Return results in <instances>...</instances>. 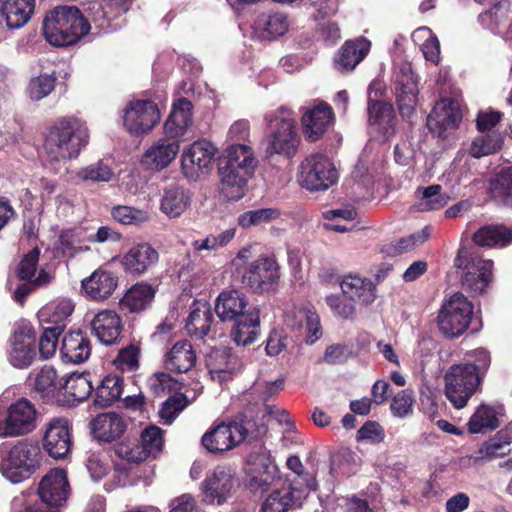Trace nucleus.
<instances>
[{"instance_id": "nucleus-33", "label": "nucleus", "mask_w": 512, "mask_h": 512, "mask_svg": "<svg viewBox=\"0 0 512 512\" xmlns=\"http://www.w3.org/2000/svg\"><path fill=\"white\" fill-rule=\"evenodd\" d=\"M233 322L231 337L236 345L245 347L256 340L260 331V312L258 308H250L243 317Z\"/></svg>"}, {"instance_id": "nucleus-59", "label": "nucleus", "mask_w": 512, "mask_h": 512, "mask_svg": "<svg viewBox=\"0 0 512 512\" xmlns=\"http://www.w3.org/2000/svg\"><path fill=\"white\" fill-rule=\"evenodd\" d=\"M77 176L84 181L109 182L114 172L111 167L102 160L81 168Z\"/></svg>"}, {"instance_id": "nucleus-6", "label": "nucleus", "mask_w": 512, "mask_h": 512, "mask_svg": "<svg viewBox=\"0 0 512 512\" xmlns=\"http://www.w3.org/2000/svg\"><path fill=\"white\" fill-rule=\"evenodd\" d=\"M338 178L334 163L322 153L309 155L299 167L298 181L301 187L311 192L328 190Z\"/></svg>"}, {"instance_id": "nucleus-27", "label": "nucleus", "mask_w": 512, "mask_h": 512, "mask_svg": "<svg viewBox=\"0 0 512 512\" xmlns=\"http://www.w3.org/2000/svg\"><path fill=\"white\" fill-rule=\"evenodd\" d=\"M117 285V276L103 269H97L82 281V289L85 295L96 301H103L109 298Z\"/></svg>"}, {"instance_id": "nucleus-50", "label": "nucleus", "mask_w": 512, "mask_h": 512, "mask_svg": "<svg viewBox=\"0 0 512 512\" xmlns=\"http://www.w3.org/2000/svg\"><path fill=\"white\" fill-rule=\"evenodd\" d=\"M499 426L494 408L481 405L471 416L468 428L471 433H480L486 429H496Z\"/></svg>"}, {"instance_id": "nucleus-12", "label": "nucleus", "mask_w": 512, "mask_h": 512, "mask_svg": "<svg viewBox=\"0 0 512 512\" xmlns=\"http://www.w3.org/2000/svg\"><path fill=\"white\" fill-rule=\"evenodd\" d=\"M161 117L159 108L151 100H134L123 110V123L132 135H143L150 132Z\"/></svg>"}, {"instance_id": "nucleus-14", "label": "nucleus", "mask_w": 512, "mask_h": 512, "mask_svg": "<svg viewBox=\"0 0 512 512\" xmlns=\"http://www.w3.org/2000/svg\"><path fill=\"white\" fill-rule=\"evenodd\" d=\"M248 486L254 492L264 491L273 484L278 469L268 450L259 448L249 454L246 463Z\"/></svg>"}, {"instance_id": "nucleus-3", "label": "nucleus", "mask_w": 512, "mask_h": 512, "mask_svg": "<svg viewBox=\"0 0 512 512\" xmlns=\"http://www.w3.org/2000/svg\"><path fill=\"white\" fill-rule=\"evenodd\" d=\"M43 35L54 46H68L88 34L90 25L75 6H58L43 21Z\"/></svg>"}, {"instance_id": "nucleus-23", "label": "nucleus", "mask_w": 512, "mask_h": 512, "mask_svg": "<svg viewBox=\"0 0 512 512\" xmlns=\"http://www.w3.org/2000/svg\"><path fill=\"white\" fill-rule=\"evenodd\" d=\"M180 151V144L167 136L159 138L142 155V163L151 169L161 171L167 168Z\"/></svg>"}, {"instance_id": "nucleus-44", "label": "nucleus", "mask_w": 512, "mask_h": 512, "mask_svg": "<svg viewBox=\"0 0 512 512\" xmlns=\"http://www.w3.org/2000/svg\"><path fill=\"white\" fill-rule=\"evenodd\" d=\"M473 241L479 246L504 247L512 242V229L505 226H485L473 235Z\"/></svg>"}, {"instance_id": "nucleus-61", "label": "nucleus", "mask_w": 512, "mask_h": 512, "mask_svg": "<svg viewBox=\"0 0 512 512\" xmlns=\"http://www.w3.org/2000/svg\"><path fill=\"white\" fill-rule=\"evenodd\" d=\"M139 443L148 457L156 456L163 446L162 430L157 426H149L145 428L141 433V440Z\"/></svg>"}, {"instance_id": "nucleus-42", "label": "nucleus", "mask_w": 512, "mask_h": 512, "mask_svg": "<svg viewBox=\"0 0 512 512\" xmlns=\"http://www.w3.org/2000/svg\"><path fill=\"white\" fill-rule=\"evenodd\" d=\"M227 161L221 168L254 173L256 161L253 150L246 144H231L227 150Z\"/></svg>"}, {"instance_id": "nucleus-35", "label": "nucleus", "mask_w": 512, "mask_h": 512, "mask_svg": "<svg viewBox=\"0 0 512 512\" xmlns=\"http://www.w3.org/2000/svg\"><path fill=\"white\" fill-rule=\"evenodd\" d=\"M60 353L65 362L83 363L91 354L90 340L82 332H70L62 340Z\"/></svg>"}, {"instance_id": "nucleus-39", "label": "nucleus", "mask_w": 512, "mask_h": 512, "mask_svg": "<svg viewBox=\"0 0 512 512\" xmlns=\"http://www.w3.org/2000/svg\"><path fill=\"white\" fill-rule=\"evenodd\" d=\"M253 28L257 37L272 40L288 31L289 22L283 13L261 14L255 20Z\"/></svg>"}, {"instance_id": "nucleus-53", "label": "nucleus", "mask_w": 512, "mask_h": 512, "mask_svg": "<svg viewBox=\"0 0 512 512\" xmlns=\"http://www.w3.org/2000/svg\"><path fill=\"white\" fill-rule=\"evenodd\" d=\"M492 193L504 205L512 207V168L501 170L491 184Z\"/></svg>"}, {"instance_id": "nucleus-58", "label": "nucleus", "mask_w": 512, "mask_h": 512, "mask_svg": "<svg viewBox=\"0 0 512 512\" xmlns=\"http://www.w3.org/2000/svg\"><path fill=\"white\" fill-rule=\"evenodd\" d=\"M148 386L156 396H165L180 389V383L165 372H157L148 379Z\"/></svg>"}, {"instance_id": "nucleus-41", "label": "nucleus", "mask_w": 512, "mask_h": 512, "mask_svg": "<svg viewBox=\"0 0 512 512\" xmlns=\"http://www.w3.org/2000/svg\"><path fill=\"white\" fill-rule=\"evenodd\" d=\"M191 196L180 186H170L163 192L160 210L169 218L180 217L190 206Z\"/></svg>"}, {"instance_id": "nucleus-9", "label": "nucleus", "mask_w": 512, "mask_h": 512, "mask_svg": "<svg viewBox=\"0 0 512 512\" xmlns=\"http://www.w3.org/2000/svg\"><path fill=\"white\" fill-rule=\"evenodd\" d=\"M37 410L26 399L12 403L5 413L0 412V437H18L32 432L36 428Z\"/></svg>"}, {"instance_id": "nucleus-29", "label": "nucleus", "mask_w": 512, "mask_h": 512, "mask_svg": "<svg viewBox=\"0 0 512 512\" xmlns=\"http://www.w3.org/2000/svg\"><path fill=\"white\" fill-rule=\"evenodd\" d=\"M35 0H0V24L10 29L23 27L31 18Z\"/></svg>"}, {"instance_id": "nucleus-56", "label": "nucleus", "mask_w": 512, "mask_h": 512, "mask_svg": "<svg viewBox=\"0 0 512 512\" xmlns=\"http://www.w3.org/2000/svg\"><path fill=\"white\" fill-rule=\"evenodd\" d=\"M111 215L115 221L123 225H140L150 219L147 211L124 205L114 207Z\"/></svg>"}, {"instance_id": "nucleus-32", "label": "nucleus", "mask_w": 512, "mask_h": 512, "mask_svg": "<svg viewBox=\"0 0 512 512\" xmlns=\"http://www.w3.org/2000/svg\"><path fill=\"white\" fill-rule=\"evenodd\" d=\"M418 86L414 76L403 73L396 77L395 96L399 112L403 117L410 118L417 104Z\"/></svg>"}, {"instance_id": "nucleus-21", "label": "nucleus", "mask_w": 512, "mask_h": 512, "mask_svg": "<svg viewBox=\"0 0 512 512\" xmlns=\"http://www.w3.org/2000/svg\"><path fill=\"white\" fill-rule=\"evenodd\" d=\"M192 104L184 98L178 99L174 102L172 110L164 122L163 130L164 135L172 140H184L188 134L189 128L192 125Z\"/></svg>"}, {"instance_id": "nucleus-26", "label": "nucleus", "mask_w": 512, "mask_h": 512, "mask_svg": "<svg viewBox=\"0 0 512 512\" xmlns=\"http://www.w3.org/2000/svg\"><path fill=\"white\" fill-rule=\"evenodd\" d=\"M339 285L343 295L351 301L369 305L376 299V287L370 279L348 274L342 277Z\"/></svg>"}, {"instance_id": "nucleus-48", "label": "nucleus", "mask_w": 512, "mask_h": 512, "mask_svg": "<svg viewBox=\"0 0 512 512\" xmlns=\"http://www.w3.org/2000/svg\"><path fill=\"white\" fill-rule=\"evenodd\" d=\"M297 505L294 491L291 488H282L273 491L263 502L262 512H287Z\"/></svg>"}, {"instance_id": "nucleus-52", "label": "nucleus", "mask_w": 512, "mask_h": 512, "mask_svg": "<svg viewBox=\"0 0 512 512\" xmlns=\"http://www.w3.org/2000/svg\"><path fill=\"white\" fill-rule=\"evenodd\" d=\"M502 136L499 133L491 132L476 137L470 147V154L480 158L497 152L502 146Z\"/></svg>"}, {"instance_id": "nucleus-20", "label": "nucleus", "mask_w": 512, "mask_h": 512, "mask_svg": "<svg viewBox=\"0 0 512 512\" xmlns=\"http://www.w3.org/2000/svg\"><path fill=\"white\" fill-rule=\"evenodd\" d=\"M122 328L121 317L111 309L97 312L90 320L91 333L104 345L118 343Z\"/></svg>"}, {"instance_id": "nucleus-34", "label": "nucleus", "mask_w": 512, "mask_h": 512, "mask_svg": "<svg viewBox=\"0 0 512 512\" xmlns=\"http://www.w3.org/2000/svg\"><path fill=\"white\" fill-rule=\"evenodd\" d=\"M212 321L211 306L205 301H194L186 319L185 329L191 337L202 339L210 331Z\"/></svg>"}, {"instance_id": "nucleus-55", "label": "nucleus", "mask_w": 512, "mask_h": 512, "mask_svg": "<svg viewBox=\"0 0 512 512\" xmlns=\"http://www.w3.org/2000/svg\"><path fill=\"white\" fill-rule=\"evenodd\" d=\"M115 455L127 463H140L148 458L137 440H127L114 446Z\"/></svg>"}, {"instance_id": "nucleus-17", "label": "nucleus", "mask_w": 512, "mask_h": 512, "mask_svg": "<svg viewBox=\"0 0 512 512\" xmlns=\"http://www.w3.org/2000/svg\"><path fill=\"white\" fill-rule=\"evenodd\" d=\"M235 483V474L230 467L217 466L202 483L204 501L210 504H223L230 497Z\"/></svg>"}, {"instance_id": "nucleus-49", "label": "nucleus", "mask_w": 512, "mask_h": 512, "mask_svg": "<svg viewBox=\"0 0 512 512\" xmlns=\"http://www.w3.org/2000/svg\"><path fill=\"white\" fill-rule=\"evenodd\" d=\"M358 466L359 458L349 450H343L330 456V474L333 477L353 474Z\"/></svg>"}, {"instance_id": "nucleus-28", "label": "nucleus", "mask_w": 512, "mask_h": 512, "mask_svg": "<svg viewBox=\"0 0 512 512\" xmlns=\"http://www.w3.org/2000/svg\"><path fill=\"white\" fill-rule=\"evenodd\" d=\"M371 43L360 37L346 41L334 60L335 69L339 72H350L367 56Z\"/></svg>"}, {"instance_id": "nucleus-16", "label": "nucleus", "mask_w": 512, "mask_h": 512, "mask_svg": "<svg viewBox=\"0 0 512 512\" xmlns=\"http://www.w3.org/2000/svg\"><path fill=\"white\" fill-rule=\"evenodd\" d=\"M461 119L459 103L449 98L441 99L427 117V127L437 137L445 138L457 129Z\"/></svg>"}, {"instance_id": "nucleus-57", "label": "nucleus", "mask_w": 512, "mask_h": 512, "mask_svg": "<svg viewBox=\"0 0 512 512\" xmlns=\"http://www.w3.org/2000/svg\"><path fill=\"white\" fill-rule=\"evenodd\" d=\"M57 372L52 366L45 365L34 378V389L42 396L53 394L58 389Z\"/></svg>"}, {"instance_id": "nucleus-62", "label": "nucleus", "mask_w": 512, "mask_h": 512, "mask_svg": "<svg viewBox=\"0 0 512 512\" xmlns=\"http://www.w3.org/2000/svg\"><path fill=\"white\" fill-rule=\"evenodd\" d=\"M56 78L44 74L31 79L28 86V94L32 100H41L49 95L55 87Z\"/></svg>"}, {"instance_id": "nucleus-7", "label": "nucleus", "mask_w": 512, "mask_h": 512, "mask_svg": "<svg viewBox=\"0 0 512 512\" xmlns=\"http://www.w3.org/2000/svg\"><path fill=\"white\" fill-rule=\"evenodd\" d=\"M472 315V303L463 294L454 293L439 311V329L447 337H459L468 328Z\"/></svg>"}, {"instance_id": "nucleus-43", "label": "nucleus", "mask_w": 512, "mask_h": 512, "mask_svg": "<svg viewBox=\"0 0 512 512\" xmlns=\"http://www.w3.org/2000/svg\"><path fill=\"white\" fill-rule=\"evenodd\" d=\"M417 203L415 205L418 211L439 210L447 205L450 198L442 193V187L434 184L428 187H419L415 192Z\"/></svg>"}, {"instance_id": "nucleus-22", "label": "nucleus", "mask_w": 512, "mask_h": 512, "mask_svg": "<svg viewBox=\"0 0 512 512\" xmlns=\"http://www.w3.org/2000/svg\"><path fill=\"white\" fill-rule=\"evenodd\" d=\"M159 260L157 250L149 243L132 245L121 259L123 269L131 274L140 276L147 272Z\"/></svg>"}, {"instance_id": "nucleus-2", "label": "nucleus", "mask_w": 512, "mask_h": 512, "mask_svg": "<svg viewBox=\"0 0 512 512\" xmlns=\"http://www.w3.org/2000/svg\"><path fill=\"white\" fill-rule=\"evenodd\" d=\"M43 454L37 441L21 439L0 445V473L13 484L21 483L35 474Z\"/></svg>"}, {"instance_id": "nucleus-38", "label": "nucleus", "mask_w": 512, "mask_h": 512, "mask_svg": "<svg viewBox=\"0 0 512 512\" xmlns=\"http://www.w3.org/2000/svg\"><path fill=\"white\" fill-rule=\"evenodd\" d=\"M368 123L375 133L389 137L393 133V107L388 103L369 100Z\"/></svg>"}, {"instance_id": "nucleus-63", "label": "nucleus", "mask_w": 512, "mask_h": 512, "mask_svg": "<svg viewBox=\"0 0 512 512\" xmlns=\"http://www.w3.org/2000/svg\"><path fill=\"white\" fill-rule=\"evenodd\" d=\"M62 331L59 328L45 327L39 340V353L43 359L51 358L58 346V339Z\"/></svg>"}, {"instance_id": "nucleus-13", "label": "nucleus", "mask_w": 512, "mask_h": 512, "mask_svg": "<svg viewBox=\"0 0 512 512\" xmlns=\"http://www.w3.org/2000/svg\"><path fill=\"white\" fill-rule=\"evenodd\" d=\"M70 494V485L66 471L61 468L51 469L45 474L38 485V496L42 504L51 512H60Z\"/></svg>"}, {"instance_id": "nucleus-51", "label": "nucleus", "mask_w": 512, "mask_h": 512, "mask_svg": "<svg viewBox=\"0 0 512 512\" xmlns=\"http://www.w3.org/2000/svg\"><path fill=\"white\" fill-rule=\"evenodd\" d=\"M415 42L424 40L421 45V50L427 61L437 64L440 56V43L438 38L427 27H421L415 30L412 34Z\"/></svg>"}, {"instance_id": "nucleus-45", "label": "nucleus", "mask_w": 512, "mask_h": 512, "mask_svg": "<svg viewBox=\"0 0 512 512\" xmlns=\"http://www.w3.org/2000/svg\"><path fill=\"white\" fill-rule=\"evenodd\" d=\"M123 391V380L117 375L106 376L95 390V405L105 408L117 401Z\"/></svg>"}, {"instance_id": "nucleus-19", "label": "nucleus", "mask_w": 512, "mask_h": 512, "mask_svg": "<svg viewBox=\"0 0 512 512\" xmlns=\"http://www.w3.org/2000/svg\"><path fill=\"white\" fill-rule=\"evenodd\" d=\"M43 446L55 459L65 458L70 453L72 440L67 419L54 418L47 424Z\"/></svg>"}, {"instance_id": "nucleus-10", "label": "nucleus", "mask_w": 512, "mask_h": 512, "mask_svg": "<svg viewBox=\"0 0 512 512\" xmlns=\"http://www.w3.org/2000/svg\"><path fill=\"white\" fill-rule=\"evenodd\" d=\"M279 279V265L270 256H260L252 261L242 275L243 284L258 294L275 290Z\"/></svg>"}, {"instance_id": "nucleus-8", "label": "nucleus", "mask_w": 512, "mask_h": 512, "mask_svg": "<svg viewBox=\"0 0 512 512\" xmlns=\"http://www.w3.org/2000/svg\"><path fill=\"white\" fill-rule=\"evenodd\" d=\"M444 382L446 397L455 408L461 409L480 385V377L472 367L454 364L446 371Z\"/></svg>"}, {"instance_id": "nucleus-47", "label": "nucleus", "mask_w": 512, "mask_h": 512, "mask_svg": "<svg viewBox=\"0 0 512 512\" xmlns=\"http://www.w3.org/2000/svg\"><path fill=\"white\" fill-rule=\"evenodd\" d=\"M65 394L71 398L73 404L82 402L91 394L93 386L89 373L71 374L63 385Z\"/></svg>"}, {"instance_id": "nucleus-64", "label": "nucleus", "mask_w": 512, "mask_h": 512, "mask_svg": "<svg viewBox=\"0 0 512 512\" xmlns=\"http://www.w3.org/2000/svg\"><path fill=\"white\" fill-rule=\"evenodd\" d=\"M186 406V396L183 394H175L163 402L159 415L166 424H170L177 416V414L181 412Z\"/></svg>"}, {"instance_id": "nucleus-54", "label": "nucleus", "mask_w": 512, "mask_h": 512, "mask_svg": "<svg viewBox=\"0 0 512 512\" xmlns=\"http://www.w3.org/2000/svg\"><path fill=\"white\" fill-rule=\"evenodd\" d=\"M280 211L275 208H262L257 210L246 211L238 216V225L242 228H250L268 223L279 218Z\"/></svg>"}, {"instance_id": "nucleus-46", "label": "nucleus", "mask_w": 512, "mask_h": 512, "mask_svg": "<svg viewBox=\"0 0 512 512\" xmlns=\"http://www.w3.org/2000/svg\"><path fill=\"white\" fill-rule=\"evenodd\" d=\"M74 310V304L69 299H62L57 303L45 306L40 311L41 320H46L51 323V328H59V331L64 330L66 321Z\"/></svg>"}, {"instance_id": "nucleus-4", "label": "nucleus", "mask_w": 512, "mask_h": 512, "mask_svg": "<svg viewBox=\"0 0 512 512\" xmlns=\"http://www.w3.org/2000/svg\"><path fill=\"white\" fill-rule=\"evenodd\" d=\"M269 132L265 139V153L268 156L283 155L288 158L294 156L299 145V135L292 112L280 108L271 116L266 117Z\"/></svg>"}, {"instance_id": "nucleus-11", "label": "nucleus", "mask_w": 512, "mask_h": 512, "mask_svg": "<svg viewBox=\"0 0 512 512\" xmlns=\"http://www.w3.org/2000/svg\"><path fill=\"white\" fill-rule=\"evenodd\" d=\"M216 154L217 148L210 141L203 139L193 142L181 154L183 175L190 180L198 179L212 168Z\"/></svg>"}, {"instance_id": "nucleus-15", "label": "nucleus", "mask_w": 512, "mask_h": 512, "mask_svg": "<svg viewBox=\"0 0 512 512\" xmlns=\"http://www.w3.org/2000/svg\"><path fill=\"white\" fill-rule=\"evenodd\" d=\"M34 344L33 328L27 324L19 325L8 342V362L17 369H26L31 366L36 358Z\"/></svg>"}, {"instance_id": "nucleus-30", "label": "nucleus", "mask_w": 512, "mask_h": 512, "mask_svg": "<svg viewBox=\"0 0 512 512\" xmlns=\"http://www.w3.org/2000/svg\"><path fill=\"white\" fill-rule=\"evenodd\" d=\"M126 423L117 413H102L90 422L93 436L103 442H112L121 437L126 430Z\"/></svg>"}, {"instance_id": "nucleus-31", "label": "nucleus", "mask_w": 512, "mask_h": 512, "mask_svg": "<svg viewBox=\"0 0 512 512\" xmlns=\"http://www.w3.org/2000/svg\"><path fill=\"white\" fill-rule=\"evenodd\" d=\"M207 367L212 379L223 382L240 370L241 361L230 349H217L209 355Z\"/></svg>"}, {"instance_id": "nucleus-1", "label": "nucleus", "mask_w": 512, "mask_h": 512, "mask_svg": "<svg viewBox=\"0 0 512 512\" xmlns=\"http://www.w3.org/2000/svg\"><path fill=\"white\" fill-rule=\"evenodd\" d=\"M89 142V130L84 121L76 117H63L51 127L45 140V153L52 169L61 162L77 158Z\"/></svg>"}, {"instance_id": "nucleus-40", "label": "nucleus", "mask_w": 512, "mask_h": 512, "mask_svg": "<svg viewBox=\"0 0 512 512\" xmlns=\"http://www.w3.org/2000/svg\"><path fill=\"white\" fill-rule=\"evenodd\" d=\"M196 354L190 342L187 340L178 341L167 352L165 367L173 372L185 373L195 364Z\"/></svg>"}, {"instance_id": "nucleus-60", "label": "nucleus", "mask_w": 512, "mask_h": 512, "mask_svg": "<svg viewBox=\"0 0 512 512\" xmlns=\"http://www.w3.org/2000/svg\"><path fill=\"white\" fill-rule=\"evenodd\" d=\"M512 437L508 434L501 435L500 438H494L485 442L479 449V457L482 459H492L501 457L510 452L509 445Z\"/></svg>"}, {"instance_id": "nucleus-18", "label": "nucleus", "mask_w": 512, "mask_h": 512, "mask_svg": "<svg viewBox=\"0 0 512 512\" xmlns=\"http://www.w3.org/2000/svg\"><path fill=\"white\" fill-rule=\"evenodd\" d=\"M247 429L240 423L220 424L202 437L203 446L211 453L228 451L241 443Z\"/></svg>"}, {"instance_id": "nucleus-25", "label": "nucleus", "mask_w": 512, "mask_h": 512, "mask_svg": "<svg viewBox=\"0 0 512 512\" xmlns=\"http://www.w3.org/2000/svg\"><path fill=\"white\" fill-rule=\"evenodd\" d=\"M250 308L246 296L238 290L221 292L215 302V312L222 321H234L243 317Z\"/></svg>"}, {"instance_id": "nucleus-5", "label": "nucleus", "mask_w": 512, "mask_h": 512, "mask_svg": "<svg viewBox=\"0 0 512 512\" xmlns=\"http://www.w3.org/2000/svg\"><path fill=\"white\" fill-rule=\"evenodd\" d=\"M454 265L463 271L461 281L466 290L472 295H480L485 291L492 278L493 262L491 260H484L472 249L461 246Z\"/></svg>"}, {"instance_id": "nucleus-37", "label": "nucleus", "mask_w": 512, "mask_h": 512, "mask_svg": "<svg viewBox=\"0 0 512 512\" xmlns=\"http://www.w3.org/2000/svg\"><path fill=\"white\" fill-rule=\"evenodd\" d=\"M253 173L219 168L220 193L228 201L240 200L246 192L247 181Z\"/></svg>"}, {"instance_id": "nucleus-36", "label": "nucleus", "mask_w": 512, "mask_h": 512, "mask_svg": "<svg viewBox=\"0 0 512 512\" xmlns=\"http://www.w3.org/2000/svg\"><path fill=\"white\" fill-rule=\"evenodd\" d=\"M155 291L151 285L140 282L130 287L119 300L123 312L138 313L145 310L153 301Z\"/></svg>"}, {"instance_id": "nucleus-24", "label": "nucleus", "mask_w": 512, "mask_h": 512, "mask_svg": "<svg viewBox=\"0 0 512 512\" xmlns=\"http://www.w3.org/2000/svg\"><path fill=\"white\" fill-rule=\"evenodd\" d=\"M333 119V111L331 107L325 103H320L312 108H308L302 116V126L305 137L311 142L317 141L327 131Z\"/></svg>"}]
</instances>
